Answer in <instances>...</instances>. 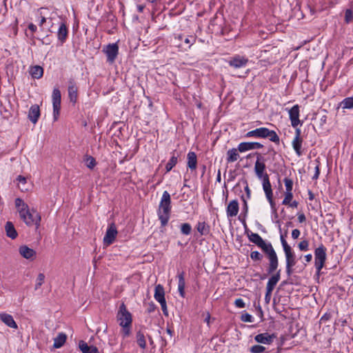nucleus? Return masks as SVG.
I'll use <instances>...</instances> for the list:
<instances>
[{
    "instance_id": "nucleus-1",
    "label": "nucleus",
    "mask_w": 353,
    "mask_h": 353,
    "mask_svg": "<svg viewBox=\"0 0 353 353\" xmlns=\"http://www.w3.org/2000/svg\"><path fill=\"white\" fill-rule=\"evenodd\" d=\"M246 234L249 241L256 245L267 254L270 261L268 271L269 274L273 273L278 268L279 260L272 244L265 242L257 233L248 231Z\"/></svg>"
},
{
    "instance_id": "nucleus-2",
    "label": "nucleus",
    "mask_w": 353,
    "mask_h": 353,
    "mask_svg": "<svg viewBox=\"0 0 353 353\" xmlns=\"http://www.w3.org/2000/svg\"><path fill=\"white\" fill-rule=\"evenodd\" d=\"M171 212V199L170 195L167 191L163 192L159 209L157 210V215L161 221L162 226H165L170 219Z\"/></svg>"
},
{
    "instance_id": "nucleus-3",
    "label": "nucleus",
    "mask_w": 353,
    "mask_h": 353,
    "mask_svg": "<svg viewBox=\"0 0 353 353\" xmlns=\"http://www.w3.org/2000/svg\"><path fill=\"white\" fill-rule=\"evenodd\" d=\"M55 16H57V14L55 12H51L48 8H40L37 10L35 12V18L41 31L45 30L43 25L48 23H50L51 26L46 32H52L51 28L53 26V20L54 19Z\"/></svg>"
},
{
    "instance_id": "nucleus-4",
    "label": "nucleus",
    "mask_w": 353,
    "mask_h": 353,
    "mask_svg": "<svg viewBox=\"0 0 353 353\" xmlns=\"http://www.w3.org/2000/svg\"><path fill=\"white\" fill-rule=\"evenodd\" d=\"M281 243L285 256L286 273L288 276L292 274V268L296 265V256L291 247L288 245L284 236L281 235Z\"/></svg>"
},
{
    "instance_id": "nucleus-5",
    "label": "nucleus",
    "mask_w": 353,
    "mask_h": 353,
    "mask_svg": "<svg viewBox=\"0 0 353 353\" xmlns=\"http://www.w3.org/2000/svg\"><path fill=\"white\" fill-rule=\"evenodd\" d=\"M245 137H255V138H268L274 143H279V137L274 130H270L267 128H259L255 130L249 131L246 133Z\"/></svg>"
},
{
    "instance_id": "nucleus-6",
    "label": "nucleus",
    "mask_w": 353,
    "mask_h": 353,
    "mask_svg": "<svg viewBox=\"0 0 353 353\" xmlns=\"http://www.w3.org/2000/svg\"><path fill=\"white\" fill-rule=\"evenodd\" d=\"M326 261V248L321 244L314 250V266L316 274H320Z\"/></svg>"
},
{
    "instance_id": "nucleus-7",
    "label": "nucleus",
    "mask_w": 353,
    "mask_h": 353,
    "mask_svg": "<svg viewBox=\"0 0 353 353\" xmlns=\"http://www.w3.org/2000/svg\"><path fill=\"white\" fill-rule=\"evenodd\" d=\"M20 218L27 225H34L37 228H38L40 225L41 216L36 210L33 209H28L26 210L23 214L20 215Z\"/></svg>"
},
{
    "instance_id": "nucleus-8",
    "label": "nucleus",
    "mask_w": 353,
    "mask_h": 353,
    "mask_svg": "<svg viewBox=\"0 0 353 353\" xmlns=\"http://www.w3.org/2000/svg\"><path fill=\"white\" fill-rule=\"evenodd\" d=\"M119 325H132V317L131 313L127 310L125 305L121 304L117 314Z\"/></svg>"
},
{
    "instance_id": "nucleus-9",
    "label": "nucleus",
    "mask_w": 353,
    "mask_h": 353,
    "mask_svg": "<svg viewBox=\"0 0 353 353\" xmlns=\"http://www.w3.org/2000/svg\"><path fill=\"white\" fill-rule=\"evenodd\" d=\"M61 95L59 88H54L52 94V101L53 106V117L54 120L57 121L59 116L61 108Z\"/></svg>"
},
{
    "instance_id": "nucleus-10",
    "label": "nucleus",
    "mask_w": 353,
    "mask_h": 353,
    "mask_svg": "<svg viewBox=\"0 0 353 353\" xmlns=\"http://www.w3.org/2000/svg\"><path fill=\"white\" fill-rule=\"evenodd\" d=\"M107 57V61L112 63L119 53V46L117 43H110L103 47L102 50Z\"/></svg>"
},
{
    "instance_id": "nucleus-11",
    "label": "nucleus",
    "mask_w": 353,
    "mask_h": 353,
    "mask_svg": "<svg viewBox=\"0 0 353 353\" xmlns=\"http://www.w3.org/2000/svg\"><path fill=\"white\" fill-rule=\"evenodd\" d=\"M248 62L249 59L248 57L239 54H236L227 61L228 65L235 69L245 68Z\"/></svg>"
},
{
    "instance_id": "nucleus-12",
    "label": "nucleus",
    "mask_w": 353,
    "mask_h": 353,
    "mask_svg": "<svg viewBox=\"0 0 353 353\" xmlns=\"http://www.w3.org/2000/svg\"><path fill=\"white\" fill-rule=\"evenodd\" d=\"M262 186H263V190L265 192L266 199L268 201V202L271 206V208L273 210H275V203L273 200V192H272V185H271V183L270 181V179H265V180H263V181H262Z\"/></svg>"
},
{
    "instance_id": "nucleus-13",
    "label": "nucleus",
    "mask_w": 353,
    "mask_h": 353,
    "mask_svg": "<svg viewBox=\"0 0 353 353\" xmlns=\"http://www.w3.org/2000/svg\"><path fill=\"white\" fill-rule=\"evenodd\" d=\"M276 338L275 334H269L268 332L261 333L254 336L256 343L263 345H270Z\"/></svg>"
},
{
    "instance_id": "nucleus-14",
    "label": "nucleus",
    "mask_w": 353,
    "mask_h": 353,
    "mask_svg": "<svg viewBox=\"0 0 353 353\" xmlns=\"http://www.w3.org/2000/svg\"><path fill=\"white\" fill-rule=\"evenodd\" d=\"M117 235V230L114 223H111L106 231L103 237V243L106 245H111L115 240Z\"/></svg>"
},
{
    "instance_id": "nucleus-15",
    "label": "nucleus",
    "mask_w": 353,
    "mask_h": 353,
    "mask_svg": "<svg viewBox=\"0 0 353 353\" xmlns=\"http://www.w3.org/2000/svg\"><path fill=\"white\" fill-rule=\"evenodd\" d=\"M299 105L297 104L294 105L288 110L289 118L293 128H296L299 125H302V123L299 119Z\"/></svg>"
},
{
    "instance_id": "nucleus-16",
    "label": "nucleus",
    "mask_w": 353,
    "mask_h": 353,
    "mask_svg": "<svg viewBox=\"0 0 353 353\" xmlns=\"http://www.w3.org/2000/svg\"><path fill=\"white\" fill-rule=\"evenodd\" d=\"M303 139L301 137V130L296 128L295 136L292 140V145L296 155L301 157L303 154L302 148Z\"/></svg>"
},
{
    "instance_id": "nucleus-17",
    "label": "nucleus",
    "mask_w": 353,
    "mask_h": 353,
    "mask_svg": "<svg viewBox=\"0 0 353 353\" xmlns=\"http://www.w3.org/2000/svg\"><path fill=\"white\" fill-rule=\"evenodd\" d=\"M263 145L258 142H242L238 145V150L240 152H245L246 151L260 149Z\"/></svg>"
},
{
    "instance_id": "nucleus-18",
    "label": "nucleus",
    "mask_w": 353,
    "mask_h": 353,
    "mask_svg": "<svg viewBox=\"0 0 353 353\" xmlns=\"http://www.w3.org/2000/svg\"><path fill=\"white\" fill-rule=\"evenodd\" d=\"M20 254L26 259L33 260L36 257V252L26 245H22L19 248Z\"/></svg>"
},
{
    "instance_id": "nucleus-19",
    "label": "nucleus",
    "mask_w": 353,
    "mask_h": 353,
    "mask_svg": "<svg viewBox=\"0 0 353 353\" xmlns=\"http://www.w3.org/2000/svg\"><path fill=\"white\" fill-rule=\"evenodd\" d=\"M239 203L237 200L231 201L227 207L226 213L228 217H234L237 215L239 212Z\"/></svg>"
},
{
    "instance_id": "nucleus-20",
    "label": "nucleus",
    "mask_w": 353,
    "mask_h": 353,
    "mask_svg": "<svg viewBox=\"0 0 353 353\" xmlns=\"http://www.w3.org/2000/svg\"><path fill=\"white\" fill-rule=\"evenodd\" d=\"M78 88L76 85V83L73 81H69V86H68V97L70 99V101L72 102L73 103H75L77 100V96H78Z\"/></svg>"
},
{
    "instance_id": "nucleus-21",
    "label": "nucleus",
    "mask_w": 353,
    "mask_h": 353,
    "mask_svg": "<svg viewBox=\"0 0 353 353\" xmlns=\"http://www.w3.org/2000/svg\"><path fill=\"white\" fill-rule=\"evenodd\" d=\"M40 117V109L39 105H33L30 108L28 112V119L35 124Z\"/></svg>"
},
{
    "instance_id": "nucleus-22",
    "label": "nucleus",
    "mask_w": 353,
    "mask_h": 353,
    "mask_svg": "<svg viewBox=\"0 0 353 353\" xmlns=\"http://www.w3.org/2000/svg\"><path fill=\"white\" fill-rule=\"evenodd\" d=\"M1 321L11 329L17 330L18 325L12 315L7 313H1Z\"/></svg>"
},
{
    "instance_id": "nucleus-23",
    "label": "nucleus",
    "mask_w": 353,
    "mask_h": 353,
    "mask_svg": "<svg viewBox=\"0 0 353 353\" xmlns=\"http://www.w3.org/2000/svg\"><path fill=\"white\" fill-rule=\"evenodd\" d=\"M79 347L83 353H99L97 347L93 345H88L84 341L79 342Z\"/></svg>"
},
{
    "instance_id": "nucleus-24",
    "label": "nucleus",
    "mask_w": 353,
    "mask_h": 353,
    "mask_svg": "<svg viewBox=\"0 0 353 353\" xmlns=\"http://www.w3.org/2000/svg\"><path fill=\"white\" fill-rule=\"evenodd\" d=\"M154 297L159 303L165 301L164 288L161 284L155 286Z\"/></svg>"
},
{
    "instance_id": "nucleus-25",
    "label": "nucleus",
    "mask_w": 353,
    "mask_h": 353,
    "mask_svg": "<svg viewBox=\"0 0 353 353\" xmlns=\"http://www.w3.org/2000/svg\"><path fill=\"white\" fill-rule=\"evenodd\" d=\"M178 291L180 294V296L183 298L185 297V281L184 278V272H182L179 274H178Z\"/></svg>"
},
{
    "instance_id": "nucleus-26",
    "label": "nucleus",
    "mask_w": 353,
    "mask_h": 353,
    "mask_svg": "<svg viewBox=\"0 0 353 353\" xmlns=\"http://www.w3.org/2000/svg\"><path fill=\"white\" fill-rule=\"evenodd\" d=\"M66 339L67 335L63 332H59L54 339L53 347L55 349L61 347L65 344Z\"/></svg>"
},
{
    "instance_id": "nucleus-27",
    "label": "nucleus",
    "mask_w": 353,
    "mask_h": 353,
    "mask_svg": "<svg viewBox=\"0 0 353 353\" xmlns=\"http://www.w3.org/2000/svg\"><path fill=\"white\" fill-rule=\"evenodd\" d=\"M30 74L33 79H41L43 75V69L40 65H34L30 68Z\"/></svg>"
},
{
    "instance_id": "nucleus-28",
    "label": "nucleus",
    "mask_w": 353,
    "mask_h": 353,
    "mask_svg": "<svg viewBox=\"0 0 353 353\" xmlns=\"http://www.w3.org/2000/svg\"><path fill=\"white\" fill-rule=\"evenodd\" d=\"M5 230L6 235L12 239H16L18 236V233L12 222L8 221L6 223L5 225Z\"/></svg>"
},
{
    "instance_id": "nucleus-29",
    "label": "nucleus",
    "mask_w": 353,
    "mask_h": 353,
    "mask_svg": "<svg viewBox=\"0 0 353 353\" xmlns=\"http://www.w3.org/2000/svg\"><path fill=\"white\" fill-rule=\"evenodd\" d=\"M281 270H279L276 274L272 275L268 280V283L266 285V289H268L269 290H274L275 285L279 282L281 278L280 275Z\"/></svg>"
},
{
    "instance_id": "nucleus-30",
    "label": "nucleus",
    "mask_w": 353,
    "mask_h": 353,
    "mask_svg": "<svg viewBox=\"0 0 353 353\" xmlns=\"http://www.w3.org/2000/svg\"><path fill=\"white\" fill-rule=\"evenodd\" d=\"M68 32V28L65 23L63 22L61 23L57 32V37L62 43L65 41Z\"/></svg>"
},
{
    "instance_id": "nucleus-31",
    "label": "nucleus",
    "mask_w": 353,
    "mask_h": 353,
    "mask_svg": "<svg viewBox=\"0 0 353 353\" xmlns=\"http://www.w3.org/2000/svg\"><path fill=\"white\" fill-rule=\"evenodd\" d=\"M239 151L237 148H232L228 150L227 152V162L228 163H233L238 160L239 158Z\"/></svg>"
},
{
    "instance_id": "nucleus-32",
    "label": "nucleus",
    "mask_w": 353,
    "mask_h": 353,
    "mask_svg": "<svg viewBox=\"0 0 353 353\" xmlns=\"http://www.w3.org/2000/svg\"><path fill=\"white\" fill-rule=\"evenodd\" d=\"M197 159L194 152H189L188 154V167L192 170L196 168Z\"/></svg>"
},
{
    "instance_id": "nucleus-33",
    "label": "nucleus",
    "mask_w": 353,
    "mask_h": 353,
    "mask_svg": "<svg viewBox=\"0 0 353 353\" xmlns=\"http://www.w3.org/2000/svg\"><path fill=\"white\" fill-rule=\"evenodd\" d=\"M14 203L19 216L23 214L26 210L29 209L28 205L20 198L16 199Z\"/></svg>"
},
{
    "instance_id": "nucleus-34",
    "label": "nucleus",
    "mask_w": 353,
    "mask_h": 353,
    "mask_svg": "<svg viewBox=\"0 0 353 353\" xmlns=\"http://www.w3.org/2000/svg\"><path fill=\"white\" fill-rule=\"evenodd\" d=\"M196 230L201 235H207L210 233V226L205 222H198Z\"/></svg>"
},
{
    "instance_id": "nucleus-35",
    "label": "nucleus",
    "mask_w": 353,
    "mask_h": 353,
    "mask_svg": "<svg viewBox=\"0 0 353 353\" xmlns=\"http://www.w3.org/2000/svg\"><path fill=\"white\" fill-rule=\"evenodd\" d=\"M265 168L263 158L261 154H258L257 159L254 163V171H265Z\"/></svg>"
},
{
    "instance_id": "nucleus-36",
    "label": "nucleus",
    "mask_w": 353,
    "mask_h": 353,
    "mask_svg": "<svg viewBox=\"0 0 353 353\" xmlns=\"http://www.w3.org/2000/svg\"><path fill=\"white\" fill-rule=\"evenodd\" d=\"M136 338L139 346L142 349H145L146 347V341L144 334L142 332L139 331L137 333Z\"/></svg>"
},
{
    "instance_id": "nucleus-37",
    "label": "nucleus",
    "mask_w": 353,
    "mask_h": 353,
    "mask_svg": "<svg viewBox=\"0 0 353 353\" xmlns=\"http://www.w3.org/2000/svg\"><path fill=\"white\" fill-rule=\"evenodd\" d=\"M83 161L85 162V165L91 170L93 169L97 164L95 159L90 155H85L83 157Z\"/></svg>"
},
{
    "instance_id": "nucleus-38",
    "label": "nucleus",
    "mask_w": 353,
    "mask_h": 353,
    "mask_svg": "<svg viewBox=\"0 0 353 353\" xmlns=\"http://www.w3.org/2000/svg\"><path fill=\"white\" fill-rule=\"evenodd\" d=\"M341 105L345 109L353 108V97H347L343 99L341 102Z\"/></svg>"
},
{
    "instance_id": "nucleus-39",
    "label": "nucleus",
    "mask_w": 353,
    "mask_h": 353,
    "mask_svg": "<svg viewBox=\"0 0 353 353\" xmlns=\"http://www.w3.org/2000/svg\"><path fill=\"white\" fill-rule=\"evenodd\" d=\"M180 230L183 234L189 235L192 231V226L190 223H185L181 224Z\"/></svg>"
},
{
    "instance_id": "nucleus-40",
    "label": "nucleus",
    "mask_w": 353,
    "mask_h": 353,
    "mask_svg": "<svg viewBox=\"0 0 353 353\" xmlns=\"http://www.w3.org/2000/svg\"><path fill=\"white\" fill-rule=\"evenodd\" d=\"M17 181H19L18 183V186H19V188L21 190V191H26L28 190V188L25 186V185L26 184V179L21 175H19L18 177H17Z\"/></svg>"
},
{
    "instance_id": "nucleus-41",
    "label": "nucleus",
    "mask_w": 353,
    "mask_h": 353,
    "mask_svg": "<svg viewBox=\"0 0 353 353\" xmlns=\"http://www.w3.org/2000/svg\"><path fill=\"white\" fill-rule=\"evenodd\" d=\"M266 348L260 345V344H258V345H252L250 348V352L251 353H263L265 351Z\"/></svg>"
},
{
    "instance_id": "nucleus-42",
    "label": "nucleus",
    "mask_w": 353,
    "mask_h": 353,
    "mask_svg": "<svg viewBox=\"0 0 353 353\" xmlns=\"http://www.w3.org/2000/svg\"><path fill=\"white\" fill-rule=\"evenodd\" d=\"M177 163V157L172 156L165 165L167 172H170Z\"/></svg>"
},
{
    "instance_id": "nucleus-43",
    "label": "nucleus",
    "mask_w": 353,
    "mask_h": 353,
    "mask_svg": "<svg viewBox=\"0 0 353 353\" xmlns=\"http://www.w3.org/2000/svg\"><path fill=\"white\" fill-rule=\"evenodd\" d=\"M44 280H45V275H44V274L39 273L38 274V276H37V280H36V283H35L34 289L35 290H38L39 288H40V287L44 283Z\"/></svg>"
},
{
    "instance_id": "nucleus-44",
    "label": "nucleus",
    "mask_w": 353,
    "mask_h": 353,
    "mask_svg": "<svg viewBox=\"0 0 353 353\" xmlns=\"http://www.w3.org/2000/svg\"><path fill=\"white\" fill-rule=\"evenodd\" d=\"M284 183L285 186V192H292L293 181L289 178H285Z\"/></svg>"
},
{
    "instance_id": "nucleus-45",
    "label": "nucleus",
    "mask_w": 353,
    "mask_h": 353,
    "mask_svg": "<svg viewBox=\"0 0 353 353\" xmlns=\"http://www.w3.org/2000/svg\"><path fill=\"white\" fill-rule=\"evenodd\" d=\"M121 329V334L123 338L128 337L130 336L131 333V326L132 325H120Z\"/></svg>"
},
{
    "instance_id": "nucleus-46",
    "label": "nucleus",
    "mask_w": 353,
    "mask_h": 353,
    "mask_svg": "<svg viewBox=\"0 0 353 353\" xmlns=\"http://www.w3.org/2000/svg\"><path fill=\"white\" fill-rule=\"evenodd\" d=\"M250 258L255 261H261L263 259V255L258 251H253L250 253Z\"/></svg>"
},
{
    "instance_id": "nucleus-47",
    "label": "nucleus",
    "mask_w": 353,
    "mask_h": 353,
    "mask_svg": "<svg viewBox=\"0 0 353 353\" xmlns=\"http://www.w3.org/2000/svg\"><path fill=\"white\" fill-rule=\"evenodd\" d=\"M293 198L292 192H285V197L282 201V204L288 205L292 201Z\"/></svg>"
},
{
    "instance_id": "nucleus-48",
    "label": "nucleus",
    "mask_w": 353,
    "mask_h": 353,
    "mask_svg": "<svg viewBox=\"0 0 353 353\" xmlns=\"http://www.w3.org/2000/svg\"><path fill=\"white\" fill-rule=\"evenodd\" d=\"M298 247L301 251H307L309 250V242L307 240H303L299 242Z\"/></svg>"
},
{
    "instance_id": "nucleus-49",
    "label": "nucleus",
    "mask_w": 353,
    "mask_h": 353,
    "mask_svg": "<svg viewBox=\"0 0 353 353\" xmlns=\"http://www.w3.org/2000/svg\"><path fill=\"white\" fill-rule=\"evenodd\" d=\"M241 320L243 322L252 323L254 321V317L248 313H243L241 316Z\"/></svg>"
},
{
    "instance_id": "nucleus-50",
    "label": "nucleus",
    "mask_w": 353,
    "mask_h": 353,
    "mask_svg": "<svg viewBox=\"0 0 353 353\" xmlns=\"http://www.w3.org/2000/svg\"><path fill=\"white\" fill-rule=\"evenodd\" d=\"M256 176L259 179L263 181L265 179H269L268 174L265 172V171H254Z\"/></svg>"
},
{
    "instance_id": "nucleus-51",
    "label": "nucleus",
    "mask_w": 353,
    "mask_h": 353,
    "mask_svg": "<svg viewBox=\"0 0 353 353\" xmlns=\"http://www.w3.org/2000/svg\"><path fill=\"white\" fill-rule=\"evenodd\" d=\"M234 305L238 308H243L245 307V303L242 299H236L234 301Z\"/></svg>"
},
{
    "instance_id": "nucleus-52",
    "label": "nucleus",
    "mask_w": 353,
    "mask_h": 353,
    "mask_svg": "<svg viewBox=\"0 0 353 353\" xmlns=\"http://www.w3.org/2000/svg\"><path fill=\"white\" fill-rule=\"evenodd\" d=\"M345 18L346 22H347V23L352 20L353 14H352V12L350 10H346L345 14Z\"/></svg>"
},
{
    "instance_id": "nucleus-53",
    "label": "nucleus",
    "mask_w": 353,
    "mask_h": 353,
    "mask_svg": "<svg viewBox=\"0 0 353 353\" xmlns=\"http://www.w3.org/2000/svg\"><path fill=\"white\" fill-rule=\"evenodd\" d=\"M320 174L319 163H318L315 166L314 174L312 176V179H317Z\"/></svg>"
},
{
    "instance_id": "nucleus-54",
    "label": "nucleus",
    "mask_w": 353,
    "mask_h": 353,
    "mask_svg": "<svg viewBox=\"0 0 353 353\" xmlns=\"http://www.w3.org/2000/svg\"><path fill=\"white\" fill-rule=\"evenodd\" d=\"M161 307V309L163 310V312L165 315H168V309H167V305H166V301H164L163 302L159 303Z\"/></svg>"
},
{
    "instance_id": "nucleus-55",
    "label": "nucleus",
    "mask_w": 353,
    "mask_h": 353,
    "mask_svg": "<svg viewBox=\"0 0 353 353\" xmlns=\"http://www.w3.org/2000/svg\"><path fill=\"white\" fill-rule=\"evenodd\" d=\"M300 234H301V232L298 229H294L292 231V237L294 239H298L299 237Z\"/></svg>"
},
{
    "instance_id": "nucleus-56",
    "label": "nucleus",
    "mask_w": 353,
    "mask_h": 353,
    "mask_svg": "<svg viewBox=\"0 0 353 353\" xmlns=\"http://www.w3.org/2000/svg\"><path fill=\"white\" fill-rule=\"evenodd\" d=\"M272 290H269L268 289H266V293L265 295V301L266 303H269L271 299Z\"/></svg>"
},
{
    "instance_id": "nucleus-57",
    "label": "nucleus",
    "mask_w": 353,
    "mask_h": 353,
    "mask_svg": "<svg viewBox=\"0 0 353 353\" xmlns=\"http://www.w3.org/2000/svg\"><path fill=\"white\" fill-rule=\"evenodd\" d=\"M297 219L299 223H302L306 221V217L303 213H298Z\"/></svg>"
},
{
    "instance_id": "nucleus-58",
    "label": "nucleus",
    "mask_w": 353,
    "mask_h": 353,
    "mask_svg": "<svg viewBox=\"0 0 353 353\" xmlns=\"http://www.w3.org/2000/svg\"><path fill=\"white\" fill-rule=\"evenodd\" d=\"M28 29L32 32L34 33L37 30V27L32 23H30L28 25Z\"/></svg>"
},
{
    "instance_id": "nucleus-59",
    "label": "nucleus",
    "mask_w": 353,
    "mask_h": 353,
    "mask_svg": "<svg viewBox=\"0 0 353 353\" xmlns=\"http://www.w3.org/2000/svg\"><path fill=\"white\" fill-rule=\"evenodd\" d=\"M193 41H194V38L193 37H191V38H186L184 41V42L187 44H190L189 46V48L190 47V46L193 43Z\"/></svg>"
},
{
    "instance_id": "nucleus-60",
    "label": "nucleus",
    "mask_w": 353,
    "mask_h": 353,
    "mask_svg": "<svg viewBox=\"0 0 353 353\" xmlns=\"http://www.w3.org/2000/svg\"><path fill=\"white\" fill-rule=\"evenodd\" d=\"M204 321L208 324V326H210V314L209 312L206 314V317L204 320Z\"/></svg>"
},
{
    "instance_id": "nucleus-61",
    "label": "nucleus",
    "mask_w": 353,
    "mask_h": 353,
    "mask_svg": "<svg viewBox=\"0 0 353 353\" xmlns=\"http://www.w3.org/2000/svg\"><path fill=\"white\" fill-rule=\"evenodd\" d=\"M306 262H310L312 259V255L311 254H307L304 256Z\"/></svg>"
},
{
    "instance_id": "nucleus-62",
    "label": "nucleus",
    "mask_w": 353,
    "mask_h": 353,
    "mask_svg": "<svg viewBox=\"0 0 353 353\" xmlns=\"http://www.w3.org/2000/svg\"><path fill=\"white\" fill-rule=\"evenodd\" d=\"M298 204L299 203L296 201H294L292 202H290V204H288V205H289L291 208H297Z\"/></svg>"
},
{
    "instance_id": "nucleus-63",
    "label": "nucleus",
    "mask_w": 353,
    "mask_h": 353,
    "mask_svg": "<svg viewBox=\"0 0 353 353\" xmlns=\"http://www.w3.org/2000/svg\"><path fill=\"white\" fill-rule=\"evenodd\" d=\"M245 192H247L248 196H250V190L249 189V188H248V185L245 188Z\"/></svg>"
},
{
    "instance_id": "nucleus-64",
    "label": "nucleus",
    "mask_w": 353,
    "mask_h": 353,
    "mask_svg": "<svg viewBox=\"0 0 353 353\" xmlns=\"http://www.w3.org/2000/svg\"><path fill=\"white\" fill-rule=\"evenodd\" d=\"M309 195H310V196H309L310 200H312L314 199V196H313V194L312 193V192H310V191L309 192Z\"/></svg>"
}]
</instances>
